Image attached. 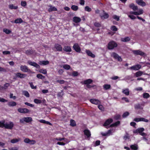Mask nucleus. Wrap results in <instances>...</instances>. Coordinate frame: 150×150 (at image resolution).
<instances>
[{"mask_svg":"<svg viewBox=\"0 0 150 150\" xmlns=\"http://www.w3.org/2000/svg\"><path fill=\"white\" fill-rule=\"evenodd\" d=\"M117 46L116 42L113 40L110 41L108 44L107 47L109 50L113 49Z\"/></svg>","mask_w":150,"mask_h":150,"instance_id":"obj_1","label":"nucleus"},{"mask_svg":"<svg viewBox=\"0 0 150 150\" xmlns=\"http://www.w3.org/2000/svg\"><path fill=\"white\" fill-rule=\"evenodd\" d=\"M62 46L58 43L55 44L54 47L52 48V50L54 51L62 52Z\"/></svg>","mask_w":150,"mask_h":150,"instance_id":"obj_2","label":"nucleus"},{"mask_svg":"<svg viewBox=\"0 0 150 150\" xmlns=\"http://www.w3.org/2000/svg\"><path fill=\"white\" fill-rule=\"evenodd\" d=\"M32 121V119L31 117H24L20 120V122L21 123H23L24 122L27 123H29Z\"/></svg>","mask_w":150,"mask_h":150,"instance_id":"obj_3","label":"nucleus"},{"mask_svg":"<svg viewBox=\"0 0 150 150\" xmlns=\"http://www.w3.org/2000/svg\"><path fill=\"white\" fill-rule=\"evenodd\" d=\"M111 56L113 57L115 59H117L118 61L121 62L122 61V59L120 56L115 52H112L111 54Z\"/></svg>","mask_w":150,"mask_h":150,"instance_id":"obj_4","label":"nucleus"},{"mask_svg":"<svg viewBox=\"0 0 150 150\" xmlns=\"http://www.w3.org/2000/svg\"><path fill=\"white\" fill-rule=\"evenodd\" d=\"M20 69L24 72H28L30 73L31 72V70L26 65H22L20 67Z\"/></svg>","mask_w":150,"mask_h":150,"instance_id":"obj_5","label":"nucleus"},{"mask_svg":"<svg viewBox=\"0 0 150 150\" xmlns=\"http://www.w3.org/2000/svg\"><path fill=\"white\" fill-rule=\"evenodd\" d=\"M14 126V124L12 122H9V124H5V128L8 129H12Z\"/></svg>","mask_w":150,"mask_h":150,"instance_id":"obj_6","label":"nucleus"},{"mask_svg":"<svg viewBox=\"0 0 150 150\" xmlns=\"http://www.w3.org/2000/svg\"><path fill=\"white\" fill-rule=\"evenodd\" d=\"M73 48L74 50L76 52L79 53L81 51V48L77 43L74 44Z\"/></svg>","mask_w":150,"mask_h":150,"instance_id":"obj_7","label":"nucleus"},{"mask_svg":"<svg viewBox=\"0 0 150 150\" xmlns=\"http://www.w3.org/2000/svg\"><path fill=\"white\" fill-rule=\"evenodd\" d=\"M132 52L133 53L136 55H140L141 56H143L145 54L144 52L139 50H133Z\"/></svg>","mask_w":150,"mask_h":150,"instance_id":"obj_8","label":"nucleus"},{"mask_svg":"<svg viewBox=\"0 0 150 150\" xmlns=\"http://www.w3.org/2000/svg\"><path fill=\"white\" fill-rule=\"evenodd\" d=\"M113 122L112 118H109L107 120L103 125V126L106 128H108L107 126Z\"/></svg>","mask_w":150,"mask_h":150,"instance_id":"obj_9","label":"nucleus"},{"mask_svg":"<svg viewBox=\"0 0 150 150\" xmlns=\"http://www.w3.org/2000/svg\"><path fill=\"white\" fill-rule=\"evenodd\" d=\"M142 66L140 64H137L132 66L129 68L131 70H138L141 68Z\"/></svg>","mask_w":150,"mask_h":150,"instance_id":"obj_10","label":"nucleus"},{"mask_svg":"<svg viewBox=\"0 0 150 150\" xmlns=\"http://www.w3.org/2000/svg\"><path fill=\"white\" fill-rule=\"evenodd\" d=\"M17 78L23 79L24 78L27 76L26 74H21L20 72H17L15 74Z\"/></svg>","mask_w":150,"mask_h":150,"instance_id":"obj_11","label":"nucleus"},{"mask_svg":"<svg viewBox=\"0 0 150 150\" xmlns=\"http://www.w3.org/2000/svg\"><path fill=\"white\" fill-rule=\"evenodd\" d=\"M18 111L21 113H28L29 110L27 109L26 108H19L18 109Z\"/></svg>","mask_w":150,"mask_h":150,"instance_id":"obj_12","label":"nucleus"},{"mask_svg":"<svg viewBox=\"0 0 150 150\" xmlns=\"http://www.w3.org/2000/svg\"><path fill=\"white\" fill-rule=\"evenodd\" d=\"M144 103L140 104L139 103H137L134 105V108L135 109L137 110L139 109L142 110L143 108L142 106H144Z\"/></svg>","mask_w":150,"mask_h":150,"instance_id":"obj_13","label":"nucleus"},{"mask_svg":"<svg viewBox=\"0 0 150 150\" xmlns=\"http://www.w3.org/2000/svg\"><path fill=\"white\" fill-rule=\"evenodd\" d=\"M83 132L84 134L86 135L88 138H90L91 136V132L88 129H85Z\"/></svg>","mask_w":150,"mask_h":150,"instance_id":"obj_14","label":"nucleus"},{"mask_svg":"<svg viewBox=\"0 0 150 150\" xmlns=\"http://www.w3.org/2000/svg\"><path fill=\"white\" fill-rule=\"evenodd\" d=\"M144 130V128L143 127L138 128L133 131V133L134 134L139 133L140 134L142 132H143Z\"/></svg>","mask_w":150,"mask_h":150,"instance_id":"obj_15","label":"nucleus"},{"mask_svg":"<svg viewBox=\"0 0 150 150\" xmlns=\"http://www.w3.org/2000/svg\"><path fill=\"white\" fill-rule=\"evenodd\" d=\"M89 101L95 105H98L100 103V101L98 99H91Z\"/></svg>","mask_w":150,"mask_h":150,"instance_id":"obj_16","label":"nucleus"},{"mask_svg":"<svg viewBox=\"0 0 150 150\" xmlns=\"http://www.w3.org/2000/svg\"><path fill=\"white\" fill-rule=\"evenodd\" d=\"M85 52L88 56L90 57H91L93 58H94L96 57L95 55L93 54L89 50H86Z\"/></svg>","mask_w":150,"mask_h":150,"instance_id":"obj_17","label":"nucleus"},{"mask_svg":"<svg viewBox=\"0 0 150 150\" xmlns=\"http://www.w3.org/2000/svg\"><path fill=\"white\" fill-rule=\"evenodd\" d=\"M63 50L64 51L67 52H70L72 51L71 47L69 46H64Z\"/></svg>","mask_w":150,"mask_h":150,"instance_id":"obj_18","label":"nucleus"},{"mask_svg":"<svg viewBox=\"0 0 150 150\" xmlns=\"http://www.w3.org/2000/svg\"><path fill=\"white\" fill-rule=\"evenodd\" d=\"M93 80L91 79H88L81 82V83L83 84L87 85L88 84H90L93 82Z\"/></svg>","mask_w":150,"mask_h":150,"instance_id":"obj_19","label":"nucleus"},{"mask_svg":"<svg viewBox=\"0 0 150 150\" xmlns=\"http://www.w3.org/2000/svg\"><path fill=\"white\" fill-rule=\"evenodd\" d=\"M103 14L102 15H100V16L101 19H107L109 17V15L108 13H106L104 10H103Z\"/></svg>","mask_w":150,"mask_h":150,"instance_id":"obj_20","label":"nucleus"},{"mask_svg":"<svg viewBox=\"0 0 150 150\" xmlns=\"http://www.w3.org/2000/svg\"><path fill=\"white\" fill-rule=\"evenodd\" d=\"M129 7L132 9L134 11H136L138 10V8L137 6H135L134 4L131 3L129 5Z\"/></svg>","mask_w":150,"mask_h":150,"instance_id":"obj_21","label":"nucleus"},{"mask_svg":"<svg viewBox=\"0 0 150 150\" xmlns=\"http://www.w3.org/2000/svg\"><path fill=\"white\" fill-rule=\"evenodd\" d=\"M137 3L138 5L142 6L146 5V3L142 0H138L137 1Z\"/></svg>","mask_w":150,"mask_h":150,"instance_id":"obj_22","label":"nucleus"},{"mask_svg":"<svg viewBox=\"0 0 150 150\" xmlns=\"http://www.w3.org/2000/svg\"><path fill=\"white\" fill-rule=\"evenodd\" d=\"M81 19L78 17L74 16L73 18V21L76 23H79L81 21Z\"/></svg>","mask_w":150,"mask_h":150,"instance_id":"obj_23","label":"nucleus"},{"mask_svg":"<svg viewBox=\"0 0 150 150\" xmlns=\"http://www.w3.org/2000/svg\"><path fill=\"white\" fill-rule=\"evenodd\" d=\"M39 121L41 123L46 124L50 125H52V124L50 122H49L46 121V120H39Z\"/></svg>","mask_w":150,"mask_h":150,"instance_id":"obj_24","label":"nucleus"},{"mask_svg":"<svg viewBox=\"0 0 150 150\" xmlns=\"http://www.w3.org/2000/svg\"><path fill=\"white\" fill-rule=\"evenodd\" d=\"M49 61H40L39 63V64L40 65H45L49 64Z\"/></svg>","mask_w":150,"mask_h":150,"instance_id":"obj_25","label":"nucleus"},{"mask_svg":"<svg viewBox=\"0 0 150 150\" xmlns=\"http://www.w3.org/2000/svg\"><path fill=\"white\" fill-rule=\"evenodd\" d=\"M130 147L132 150H137L138 148V145L136 144L132 145Z\"/></svg>","mask_w":150,"mask_h":150,"instance_id":"obj_26","label":"nucleus"},{"mask_svg":"<svg viewBox=\"0 0 150 150\" xmlns=\"http://www.w3.org/2000/svg\"><path fill=\"white\" fill-rule=\"evenodd\" d=\"M122 93L127 96H128L129 94V91L128 88H126L125 89H123Z\"/></svg>","mask_w":150,"mask_h":150,"instance_id":"obj_27","label":"nucleus"},{"mask_svg":"<svg viewBox=\"0 0 150 150\" xmlns=\"http://www.w3.org/2000/svg\"><path fill=\"white\" fill-rule=\"evenodd\" d=\"M120 124V121H117L116 122L111 124L110 125V127H116Z\"/></svg>","mask_w":150,"mask_h":150,"instance_id":"obj_28","label":"nucleus"},{"mask_svg":"<svg viewBox=\"0 0 150 150\" xmlns=\"http://www.w3.org/2000/svg\"><path fill=\"white\" fill-rule=\"evenodd\" d=\"M8 105L9 106H14L16 105V103L14 101L9 102L8 103Z\"/></svg>","mask_w":150,"mask_h":150,"instance_id":"obj_29","label":"nucleus"},{"mask_svg":"<svg viewBox=\"0 0 150 150\" xmlns=\"http://www.w3.org/2000/svg\"><path fill=\"white\" fill-rule=\"evenodd\" d=\"M121 41L123 42H127L130 40V38L128 37H126L125 38H121Z\"/></svg>","mask_w":150,"mask_h":150,"instance_id":"obj_30","label":"nucleus"},{"mask_svg":"<svg viewBox=\"0 0 150 150\" xmlns=\"http://www.w3.org/2000/svg\"><path fill=\"white\" fill-rule=\"evenodd\" d=\"M143 72L141 71H139L135 73V76L137 77L140 76L143 74Z\"/></svg>","mask_w":150,"mask_h":150,"instance_id":"obj_31","label":"nucleus"},{"mask_svg":"<svg viewBox=\"0 0 150 150\" xmlns=\"http://www.w3.org/2000/svg\"><path fill=\"white\" fill-rule=\"evenodd\" d=\"M33 50H28L25 51V54L27 55H30L33 54Z\"/></svg>","mask_w":150,"mask_h":150,"instance_id":"obj_32","label":"nucleus"},{"mask_svg":"<svg viewBox=\"0 0 150 150\" xmlns=\"http://www.w3.org/2000/svg\"><path fill=\"white\" fill-rule=\"evenodd\" d=\"M70 125L72 127H75L76 126L75 121L73 120H71L70 121Z\"/></svg>","mask_w":150,"mask_h":150,"instance_id":"obj_33","label":"nucleus"},{"mask_svg":"<svg viewBox=\"0 0 150 150\" xmlns=\"http://www.w3.org/2000/svg\"><path fill=\"white\" fill-rule=\"evenodd\" d=\"M50 8L48 9L49 12L57 11V8L55 7H52V6H50Z\"/></svg>","mask_w":150,"mask_h":150,"instance_id":"obj_34","label":"nucleus"},{"mask_svg":"<svg viewBox=\"0 0 150 150\" xmlns=\"http://www.w3.org/2000/svg\"><path fill=\"white\" fill-rule=\"evenodd\" d=\"M111 133V131L110 130H109L106 133L101 132V134L103 136H105L108 135L109 134H110Z\"/></svg>","mask_w":150,"mask_h":150,"instance_id":"obj_35","label":"nucleus"},{"mask_svg":"<svg viewBox=\"0 0 150 150\" xmlns=\"http://www.w3.org/2000/svg\"><path fill=\"white\" fill-rule=\"evenodd\" d=\"M21 140V139L18 138L17 139H11V142L12 143L14 144L15 143Z\"/></svg>","mask_w":150,"mask_h":150,"instance_id":"obj_36","label":"nucleus"},{"mask_svg":"<svg viewBox=\"0 0 150 150\" xmlns=\"http://www.w3.org/2000/svg\"><path fill=\"white\" fill-rule=\"evenodd\" d=\"M23 20L21 18H18L15 19L14 21L15 23H22Z\"/></svg>","mask_w":150,"mask_h":150,"instance_id":"obj_37","label":"nucleus"},{"mask_svg":"<svg viewBox=\"0 0 150 150\" xmlns=\"http://www.w3.org/2000/svg\"><path fill=\"white\" fill-rule=\"evenodd\" d=\"M104 89L105 90H107L111 88V86L110 84H104L103 86Z\"/></svg>","mask_w":150,"mask_h":150,"instance_id":"obj_38","label":"nucleus"},{"mask_svg":"<svg viewBox=\"0 0 150 150\" xmlns=\"http://www.w3.org/2000/svg\"><path fill=\"white\" fill-rule=\"evenodd\" d=\"M9 8L11 9H14L16 10L18 8V6H14L13 4H12L9 5Z\"/></svg>","mask_w":150,"mask_h":150,"instance_id":"obj_39","label":"nucleus"},{"mask_svg":"<svg viewBox=\"0 0 150 150\" xmlns=\"http://www.w3.org/2000/svg\"><path fill=\"white\" fill-rule=\"evenodd\" d=\"M149 94L146 93H144L143 94V97L144 98H148L150 97Z\"/></svg>","mask_w":150,"mask_h":150,"instance_id":"obj_40","label":"nucleus"},{"mask_svg":"<svg viewBox=\"0 0 150 150\" xmlns=\"http://www.w3.org/2000/svg\"><path fill=\"white\" fill-rule=\"evenodd\" d=\"M36 77L38 79H43L45 78V77L44 76L40 74H37V75Z\"/></svg>","mask_w":150,"mask_h":150,"instance_id":"obj_41","label":"nucleus"},{"mask_svg":"<svg viewBox=\"0 0 150 150\" xmlns=\"http://www.w3.org/2000/svg\"><path fill=\"white\" fill-rule=\"evenodd\" d=\"M111 30L113 31L116 32L118 30V28L116 26L113 25L110 28Z\"/></svg>","mask_w":150,"mask_h":150,"instance_id":"obj_42","label":"nucleus"},{"mask_svg":"<svg viewBox=\"0 0 150 150\" xmlns=\"http://www.w3.org/2000/svg\"><path fill=\"white\" fill-rule=\"evenodd\" d=\"M71 8L72 10L74 11H76L79 9L78 7L77 6L74 5H72Z\"/></svg>","mask_w":150,"mask_h":150,"instance_id":"obj_43","label":"nucleus"},{"mask_svg":"<svg viewBox=\"0 0 150 150\" xmlns=\"http://www.w3.org/2000/svg\"><path fill=\"white\" fill-rule=\"evenodd\" d=\"M33 66L37 69H39L40 68V66L36 63L34 62H33Z\"/></svg>","mask_w":150,"mask_h":150,"instance_id":"obj_44","label":"nucleus"},{"mask_svg":"<svg viewBox=\"0 0 150 150\" xmlns=\"http://www.w3.org/2000/svg\"><path fill=\"white\" fill-rule=\"evenodd\" d=\"M40 72L44 74H46L47 73V70L45 69H40Z\"/></svg>","mask_w":150,"mask_h":150,"instance_id":"obj_45","label":"nucleus"},{"mask_svg":"<svg viewBox=\"0 0 150 150\" xmlns=\"http://www.w3.org/2000/svg\"><path fill=\"white\" fill-rule=\"evenodd\" d=\"M63 68L66 70H69L71 68V67L69 65L65 64L63 65Z\"/></svg>","mask_w":150,"mask_h":150,"instance_id":"obj_46","label":"nucleus"},{"mask_svg":"<svg viewBox=\"0 0 150 150\" xmlns=\"http://www.w3.org/2000/svg\"><path fill=\"white\" fill-rule=\"evenodd\" d=\"M29 84H30V86L32 89H36L37 88V86H34L33 85V83L32 82H30L29 83Z\"/></svg>","mask_w":150,"mask_h":150,"instance_id":"obj_47","label":"nucleus"},{"mask_svg":"<svg viewBox=\"0 0 150 150\" xmlns=\"http://www.w3.org/2000/svg\"><path fill=\"white\" fill-rule=\"evenodd\" d=\"M3 31L7 34H9L11 32V31L7 29L4 28L3 30Z\"/></svg>","mask_w":150,"mask_h":150,"instance_id":"obj_48","label":"nucleus"},{"mask_svg":"<svg viewBox=\"0 0 150 150\" xmlns=\"http://www.w3.org/2000/svg\"><path fill=\"white\" fill-rule=\"evenodd\" d=\"M98 108L102 111H104V108L102 105H98Z\"/></svg>","mask_w":150,"mask_h":150,"instance_id":"obj_49","label":"nucleus"},{"mask_svg":"<svg viewBox=\"0 0 150 150\" xmlns=\"http://www.w3.org/2000/svg\"><path fill=\"white\" fill-rule=\"evenodd\" d=\"M34 102L37 104L40 103H42V101L41 100H40L37 99H35L34 100Z\"/></svg>","mask_w":150,"mask_h":150,"instance_id":"obj_50","label":"nucleus"},{"mask_svg":"<svg viewBox=\"0 0 150 150\" xmlns=\"http://www.w3.org/2000/svg\"><path fill=\"white\" fill-rule=\"evenodd\" d=\"M78 75V73L76 71H74L72 73V76L74 77L77 76Z\"/></svg>","mask_w":150,"mask_h":150,"instance_id":"obj_51","label":"nucleus"},{"mask_svg":"<svg viewBox=\"0 0 150 150\" xmlns=\"http://www.w3.org/2000/svg\"><path fill=\"white\" fill-rule=\"evenodd\" d=\"M112 18L117 21L120 20L119 17L116 15H114L112 16Z\"/></svg>","mask_w":150,"mask_h":150,"instance_id":"obj_52","label":"nucleus"},{"mask_svg":"<svg viewBox=\"0 0 150 150\" xmlns=\"http://www.w3.org/2000/svg\"><path fill=\"white\" fill-rule=\"evenodd\" d=\"M23 94L24 95L27 97H29L30 96V95L29 93L27 91H24L23 92Z\"/></svg>","mask_w":150,"mask_h":150,"instance_id":"obj_53","label":"nucleus"},{"mask_svg":"<svg viewBox=\"0 0 150 150\" xmlns=\"http://www.w3.org/2000/svg\"><path fill=\"white\" fill-rule=\"evenodd\" d=\"M129 115V113L128 112H125L122 115V116L123 117L125 118Z\"/></svg>","mask_w":150,"mask_h":150,"instance_id":"obj_54","label":"nucleus"},{"mask_svg":"<svg viewBox=\"0 0 150 150\" xmlns=\"http://www.w3.org/2000/svg\"><path fill=\"white\" fill-rule=\"evenodd\" d=\"M85 11L90 12L91 11V9L89 8L88 6H86L85 8Z\"/></svg>","mask_w":150,"mask_h":150,"instance_id":"obj_55","label":"nucleus"},{"mask_svg":"<svg viewBox=\"0 0 150 150\" xmlns=\"http://www.w3.org/2000/svg\"><path fill=\"white\" fill-rule=\"evenodd\" d=\"M5 121H4L2 122L0 121V127L3 128L5 127Z\"/></svg>","mask_w":150,"mask_h":150,"instance_id":"obj_56","label":"nucleus"},{"mask_svg":"<svg viewBox=\"0 0 150 150\" xmlns=\"http://www.w3.org/2000/svg\"><path fill=\"white\" fill-rule=\"evenodd\" d=\"M21 5L22 6L25 7L27 5L26 2L25 1H22L21 2Z\"/></svg>","mask_w":150,"mask_h":150,"instance_id":"obj_57","label":"nucleus"},{"mask_svg":"<svg viewBox=\"0 0 150 150\" xmlns=\"http://www.w3.org/2000/svg\"><path fill=\"white\" fill-rule=\"evenodd\" d=\"M94 25L96 27H99L101 26V24L98 22H96L94 23Z\"/></svg>","mask_w":150,"mask_h":150,"instance_id":"obj_58","label":"nucleus"},{"mask_svg":"<svg viewBox=\"0 0 150 150\" xmlns=\"http://www.w3.org/2000/svg\"><path fill=\"white\" fill-rule=\"evenodd\" d=\"M120 115H117L114 117V119L116 120H119L120 118Z\"/></svg>","mask_w":150,"mask_h":150,"instance_id":"obj_59","label":"nucleus"},{"mask_svg":"<svg viewBox=\"0 0 150 150\" xmlns=\"http://www.w3.org/2000/svg\"><path fill=\"white\" fill-rule=\"evenodd\" d=\"M96 86L94 85H90V84H88L87 85H86V87L87 88L90 89L91 88H93Z\"/></svg>","mask_w":150,"mask_h":150,"instance_id":"obj_60","label":"nucleus"},{"mask_svg":"<svg viewBox=\"0 0 150 150\" xmlns=\"http://www.w3.org/2000/svg\"><path fill=\"white\" fill-rule=\"evenodd\" d=\"M65 81L63 80H57V83H59L60 84H63L65 83Z\"/></svg>","mask_w":150,"mask_h":150,"instance_id":"obj_61","label":"nucleus"},{"mask_svg":"<svg viewBox=\"0 0 150 150\" xmlns=\"http://www.w3.org/2000/svg\"><path fill=\"white\" fill-rule=\"evenodd\" d=\"M0 71L6 72H7V70L5 68L0 67Z\"/></svg>","mask_w":150,"mask_h":150,"instance_id":"obj_62","label":"nucleus"},{"mask_svg":"<svg viewBox=\"0 0 150 150\" xmlns=\"http://www.w3.org/2000/svg\"><path fill=\"white\" fill-rule=\"evenodd\" d=\"M3 54L4 55L9 54H10V52L6 50L3 52Z\"/></svg>","mask_w":150,"mask_h":150,"instance_id":"obj_63","label":"nucleus"},{"mask_svg":"<svg viewBox=\"0 0 150 150\" xmlns=\"http://www.w3.org/2000/svg\"><path fill=\"white\" fill-rule=\"evenodd\" d=\"M30 140L28 138H25L24 140V142L26 143H28L29 144V143H30Z\"/></svg>","mask_w":150,"mask_h":150,"instance_id":"obj_64","label":"nucleus"}]
</instances>
